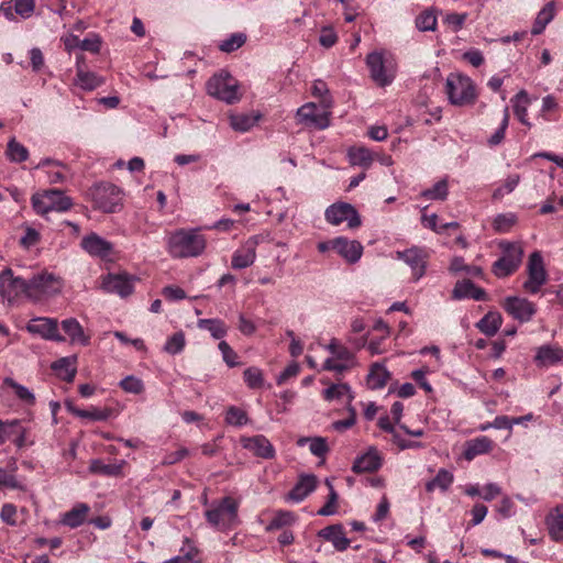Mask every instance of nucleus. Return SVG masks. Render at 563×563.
Here are the masks:
<instances>
[{"instance_id":"1","label":"nucleus","mask_w":563,"mask_h":563,"mask_svg":"<svg viewBox=\"0 0 563 563\" xmlns=\"http://www.w3.org/2000/svg\"><path fill=\"white\" fill-rule=\"evenodd\" d=\"M167 246L173 257H195L205 251L206 239L198 230L180 229L170 234Z\"/></svg>"},{"instance_id":"2","label":"nucleus","mask_w":563,"mask_h":563,"mask_svg":"<svg viewBox=\"0 0 563 563\" xmlns=\"http://www.w3.org/2000/svg\"><path fill=\"white\" fill-rule=\"evenodd\" d=\"M239 501L227 496L219 501L212 503L211 507L206 510L205 516L212 527L219 530H228L239 523Z\"/></svg>"},{"instance_id":"3","label":"nucleus","mask_w":563,"mask_h":563,"mask_svg":"<svg viewBox=\"0 0 563 563\" xmlns=\"http://www.w3.org/2000/svg\"><path fill=\"white\" fill-rule=\"evenodd\" d=\"M366 65L369 68L371 78L379 87L390 85L396 76V63L391 54L380 51L369 53L366 57Z\"/></svg>"},{"instance_id":"4","label":"nucleus","mask_w":563,"mask_h":563,"mask_svg":"<svg viewBox=\"0 0 563 563\" xmlns=\"http://www.w3.org/2000/svg\"><path fill=\"white\" fill-rule=\"evenodd\" d=\"M32 207L37 214L45 216L51 211L65 212L73 207L68 196L58 189H49L32 196Z\"/></svg>"},{"instance_id":"5","label":"nucleus","mask_w":563,"mask_h":563,"mask_svg":"<svg viewBox=\"0 0 563 563\" xmlns=\"http://www.w3.org/2000/svg\"><path fill=\"white\" fill-rule=\"evenodd\" d=\"M207 91L210 96L227 103H234L241 98L238 80L225 71H221L208 80Z\"/></svg>"},{"instance_id":"6","label":"nucleus","mask_w":563,"mask_h":563,"mask_svg":"<svg viewBox=\"0 0 563 563\" xmlns=\"http://www.w3.org/2000/svg\"><path fill=\"white\" fill-rule=\"evenodd\" d=\"M503 256L493 264V273L504 278L515 273L522 262L523 250L519 243L503 241L499 243Z\"/></svg>"},{"instance_id":"7","label":"nucleus","mask_w":563,"mask_h":563,"mask_svg":"<svg viewBox=\"0 0 563 563\" xmlns=\"http://www.w3.org/2000/svg\"><path fill=\"white\" fill-rule=\"evenodd\" d=\"M445 92L451 103L464 106L474 102L475 87L472 80L462 75L451 74L446 78Z\"/></svg>"},{"instance_id":"8","label":"nucleus","mask_w":563,"mask_h":563,"mask_svg":"<svg viewBox=\"0 0 563 563\" xmlns=\"http://www.w3.org/2000/svg\"><path fill=\"white\" fill-rule=\"evenodd\" d=\"M60 290V279L51 273L43 272L29 279L27 297L34 300H41L44 297L54 296Z\"/></svg>"},{"instance_id":"9","label":"nucleus","mask_w":563,"mask_h":563,"mask_svg":"<svg viewBox=\"0 0 563 563\" xmlns=\"http://www.w3.org/2000/svg\"><path fill=\"white\" fill-rule=\"evenodd\" d=\"M321 108L320 110L317 104L309 102L298 109L297 115L299 120L306 124L313 125L318 129H325L330 124V112L328 111L330 101L322 99Z\"/></svg>"},{"instance_id":"10","label":"nucleus","mask_w":563,"mask_h":563,"mask_svg":"<svg viewBox=\"0 0 563 563\" xmlns=\"http://www.w3.org/2000/svg\"><path fill=\"white\" fill-rule=\"evenodd\" d=\"M528 279L523 284V288L529 294H537L547 282V272L544 268L542 256L539 252H533L527 265Z\"/></svg>"},{"instance_id":"11","label":"nucleus","mask_w":563,"mask_h":563,"mask_svg":"<svg viewBox=\"0 0 563 563\" xmlns=\"http://www.w3.org/2000/svg\"><path fill=\"white\" fill-rule=\"evenodd\" d=\"M92 198L98 209L114 212L121 202V190L113 184H100L95 187Z\"/></svg>"},{"instance_id":"12","label":"nucleus","mask_w":563,"mask_h":563,"mask_svg":"<svg viewBox=\"0 0 563 563\" xmlns=\"http://www.w3.org/2000/svg\"><path fill=\"white\" fill-rule=\"evenodd\" d=\"M324 216L325 220L333 225H339L343 221H347L351 229L361 225V218L356 209L350 203H333L327 208Z\"/></svg>"},{"instance_id":"13","label":"nucleus","mask_w":563,"mask_h":563,"mask_svg":"<svg viewBox=\"0 0 563 563\" xmlns=\"http://www.w3.org/2000/svg\"><path fill=\"white\" fill-rule=\"evenodd\" d=\"M29 279L22 277H14L10 268L0 273V294L3 297L11 298L20 294L27 296Z\"/></svg>"},{"instance_id":"14","label":"nucleus","mask_w":563,"mask_h":563,"mask_svg":"<svg viewBox=\"0 0 563 563\" xmlns=\"http://www.w3.org/2000/svg\"><path fill=\"white\" fill-rule=\"evenodd\" d=\"M503 308L520 322H528L537 311L531 301L519 297H507L503 302Z\"/></svg>"},{"instance_id":"15","label":"nucleus","mask_w":563,"mask_h":563,"mask_svg":"<svg viewBox=\"0 0 563 563\" xmlns=\"http://www.w3.org/2000/svg\"><path fill=\"white\" fill-rule=\"evenodd\" d=\"M26 330L30 333L38 334L46 340L63 342L65 338L62 336L58 332L57 320L52 318H35L32 319L27 325Z\"/></svg>"},{"instance_id":"16","label":"nucleus","mask_w":563,"mask_h":563,"mask_svg":"<svg viewBox=\"0 0 563 563\" xmlns=\"http://www.w3.org/2000/svg\"><path fill=\"white\" fill-rule=\"evenodd\" d=\"M398 258L402 260L412 271L416 280L421 278L426 272V253L418 247H411L397 253Z\"/></svg>"},{"instance_id":"17","label":"nucleus","mask_w":563,"mask_h":563,"mask_svg":"<svg viewBox=\"0 0 563 563\" xmlns=\"http://www.w3.org/2000/svg\"><path fill=\"white\" fill-rule=\"evenodd\" d=\"M102 288L121 297H126L133 291V282L128 275L109 274L103 278Z\"/></svg>"},{"instance_id":"18","label":"nucleus","mask_w":563,"mask_h":563,"mask_svg":"<svg viewBox=\"0 0 563 563\" xmlns=\"http://www.w3.org/2000/svg\"><path fill=\"white\" fill-rule=\"evenodd\" d=\"M80 245L89 255L96 257L104 258L112 252V244L96 233L86 235Z\"/></svg>"},{"instance_id":"19","label":"nucleus","mask_w":563,"mask_h":563,"mask_svg":"<svg viewBox=\"0 0 563 563\" xmlns=\"http://www.w3.org/2000/svg\"><path fill=\"white\" fill-rule=\"evenodd\" d=\"M241 442L244 449L251 451L258 457L273 459L275 456V449L273 444L264 435L260 434L250 438H242Z\"/></svg>"},{"instance_id":"20","label":"nucleus","mask_w":563,"mask_h":563,"mask_svg":"<svg viewBox=\"0 0 563 563\" xmlns=\"http://www.w3.org/2000/svg\"><path fill=\"white\" fill-rule=\"evenodd\" d=\"M256 258V242L247 240L232 255L231 266L234 269H243L251 266Z\"/></svg>"},{"instance_id":"21","label":"nucleus","mask_w":563,"mask_h":563,"mask_svg":"<svg viewBox=\"0 0 563 563\" xmlns=\"http://www.w3.org/2000/svg\"><path fill=\"white\" fill-rule=\"evenodd\" d=\"M332 250L336 251L347 262L355 263L362 256L363 246L357 241H350L340 236L332 240Z\"/></svg>"},{"instance_id":"22","label":"nucleus","mask_w":563,"mask_h":563,"mask_svg":"<svg viewBox=\"0 0 563 563\" xmlns=\"http://www.w3.org/2000/svg\"><path fill=\"white\" fill-rule=\"evenodd\" d=\"M125 460H120L114 463L106 464L102 460H92L89 465V471L93 474L104 476L121 477L123 476V468L126 466Z\"/></svg>"},{"instance_id":"23","label":"nucleus","mask_w":563,"mask_h":563,"mask_svg":"<svg viewBox=\"0 0 563 563\" xmlns=\"http://www.w3.org/2000/svg\"><path fill=\"white\" fill-rule=\"evenodd\" d=\"M545 523L550 537L556 542H563V505L556 506L549 512Z\"/></svg>"},{"instance_id":"24","label":"nucleus","mask_w":563,"mask_h":563,"mask_svg":"<svg viewBox=\"0 0 563 563\" xmlns=\"http://www.w3.org/2000/svg\"><path fill=\"white\" fill-rule=\"evenodd\" d=\"M319 536L324 540L331 542L339 551H344L350 545V540L345 537L343 528L340 525H333L323 528Z\"/></svg>"},{"instance_id":"25","label":"nucleus","mask_w":563,"mask_h":563,"mask_svg":"<svg viewBox=\"0 0 563 563\" xmlns=\"http://www.w3.org/2000/svg\"><path fill=\"white\" fill-rule=\"evenodd\" d=\"M317 486V478L314 475L301 476L296 486L289 492L288 499L299 503L303 500Z\"/></svg>"},{"instance_id":"26","label":"nucleus","mask_w":563,"mask_h":563,"mask_svg":"<svg viewBox=\"0 0 563 563\" xmlns=\"http://www.w3.org/2000/svg\"><path fill=\"white\" fill-rule=\"evenodd\" d=\"M380 465L382 459L378 452L376 450H369L355 460L352 470L355 473L375 472Z\"/></svg>"},{"instance_id":"27","label":"nucleus","mask_w":563,"mask_h":563,"mask_svg":"<svg viewBox=\"0 0 563 563\" xmlns=\"http://www.w3.org/2000/svg\"><path fill=\"white\" fill-rule=\"evenodd\" d=\"M62 328L71 342L80 343L84 346L89 344L90 339L84 333V329L77 319L68 318L63 320Z\"/></svg>"},{"instance_id":"28","label":"nucleus","mask_w":563,"mask_h":563,"mask_svg":"<svg viewBox=\"0 0 563 563\" xmlns=\"http://www.w3.org/2000/svg\"><path fill=\"white\" fill-rule=\"evenodd\" d=\"M493 449V441L487 437H479L466 443L464 456L471 461L475 456L488 453Z\"/></svg>"},{"instance_id":"29","label":"nucleus","mask_w":563,"mask_h":563,"mask_svg":"<svg viewBox=\"0 0 563 563\" xmlns=\"http://www.w3.org/2000/svg\"><path fill=\"white\" fill-rule=\"evenodd\" d=\"M536 361L540 365L549 366L563 362V350L550 345H542L538 349Z\"/></svg>"},{"instance_id":"30","label":"nucleus","mask_w":563,"mask_h":563,"mask_svg":"<svg viewBox=\"0 0 563 563\" xmlns=\"http://www.w3.org/2000/svg\"><path fill=\"white\" fill-rule=\"evenodd\" d=\"M12 435H19L18 445L21 446L24 441V429L19 420L1 421L0 420V445L9 440Z\"/></svg>"},{"instance_id":"31","label":"nucleus","mask_w":563,"mask_h":563,"mask_svg":"<svg viewBox=\"0 0 563 563\" xmlns=\"http://www.w3.org/2000/svg\"><path fill=\"white\" fill-rule=\"evenodd\" d=\"M88 512H89L88 505L78 504L71 510L67 511L64 515V517L62 519V523L67 527H70V528H77L85 522Z\"/></svg>"},{"instance_id":"32","label":"nucleus","mask_w":563,"mask_h":563,"mask_svg":"<svg viewBox=\"0 0 563 563\" xmlns=\"http://www.w3.org/2000/svg\"><path fill=\"white\" fill-rule=\"evenodd\" d=\"M104 82L103 78L96 73L86 70L79 66L78 74H76V84L84 90H93Z\"/></svg>"},{"instance_id":"33","label":"nucleus","mask_w":563,"mask_h":563,"mask_svg":"<svg viewBox=\"0 0 563 563\" xmlns=\"http://www.w3.org/2000/svg\"><path fill=\"white\" fill-rule=\"evenodd\" d=\"M75 358L62 357L52 364L57 376L68 383L73 382L76 375Z\"/></svg>"},{"instance_id":"34","label":"nucleus","mask_w":563,"mask_h":563,"mask_svg":"<svg viewBox=\"0 0 563 563\" xmlns=\"http://www.w3.org/2000/svg\"><path fill=\"white\" fill-rule=\"evenodd\" d=\"M389 379L388 371L379 363L372 365L367 375V385L371 389H379L384 387Z\"/></svg>"},{"instance_id":"35","label":"nucleus","mask_w":563,"mask_h":563,"mask_svg":"<svg viewBox=\"0 0 563 563\" xmlns=\"http://www.w3.org/2000/svg\"><path fill=\"white\" fill-rule=\"evenodd\" d=\"M503 322L501 314L499 312H488L485 314L479 322L477 328L484 334L492 336L497 333Z\"/></svg>"},{"instance_id":"36","label":"nucleus","mask_w":563,"mask_h":563,"mask_svg":"<svg viewBox=\"0 0 563 563\" xmlns=\"http://www.w3.org/2000/svg\"><path fill=\"white\" fill-rule=\"evenodd\" d=\"M512 103H514V112L516 114V117L518 118V120L527 125V126H531V123L528 121L527 119V115H528V103H529V98H528V93L525 91V90H520L512 99H511Z\"/></svg>"},{"instance_id":"37","label":"nucleus","mask_w":563,"mask_h":563,"mask_svg":"<svg viewBox=\"0 0 563 563\" xmlns=\"http://www.w3.org/2000/svg\"><path fill=\"white\" fill-rule=\"evenodd\" d=\"M260 115L253 114H231L230 115V125L233 130L239 132H246L251 128H253L258 121Z\"/></svg>"},{"instance_id":"38","label":"nucleus","mask_w":563,"mask_h":563,"mask_svg":"<svg viewBox=\"0 0 563 563\" xmlns=\"http://www.w3.org/2000/svg\"><path fill=\"white\" fill-rule=\"evenodd\" d=\"M3 384L12 388L19 400L25 405L33 406L35 404V395L27 387L16 383L11 377H5Z\"/></svg>"},{"instance_id":"39","label":"nucleus","mask_w":563,"mask_h":563,"mask_svg":"<svg viewBox=\"0 0 563 563\" xmlns=\"http://www.w3.org/2000/svg\"><path fill=\"white\" fill-rule=\"evenodd\" d=\"M554 18V8L552 3H548L544 8L538 13L536 21L532 25L531 33L533 35L541 34L545 29L547 24L552 21Z\"/></svg>"},{"instance_id":"40","label":"nucleus","mask_w":563,"mask_h":563,"mask_svg":"<svg viewBox=\"0 0 563 563\" xmlns=\"http://www.w3.org/2000/svg\"><path fill=\"white\" fill-rule=\"evenodd\" d=\"M343 396L347 397L349 402H351L354 398L350 386L345 383L332 384L330 387L323 390V398L328 401L341 399Z\"/></svg>"},{"instance_id":"41","label":"nucleus","mask_w":563,"mask_h":563,"mask_svg":"<svg viewBox=\"0 0 563 563\" xmlns=\"http://www.w3.org/2000/svg\"><path fill=\"white\" fill-rule=\"evenodd\" d=\"M452 482L453 475L449 471L442 468L438 472L437 476L432 481L426 484V489L429 493L433 492L435 488L446 490L452 484Z\"/></svg>"},{"instance_id":"42","label":"nucleus","mask_w":563,"mask_h":563,"mask_svg":"<svg viewBox=\"0 0 563 563\" xmlns=\"http://www.w3.org/2000/svg\"><path fill=\"white\" fill-rule=\"evenodd\" d=\"M198 327L208 330L214 339H221L227 334V327L219 319H200Z\"/></svg>"},{"instance_id":"43","label":"nucleus","mask_w":563,"mask_h":563,"mask_svg":"<svg viewBox=\"0 0 563 563\" xmlns=\"http://www.w3.org/2000/svg\"><path fill=\"white\" fill-rule=\"evenodd\" d=\"M327 350L332 354L331 358L342 362H354V355L347 347L340 344L336 339H332L327 345Z\"/></svg>"},{"instance_id":"44","label":"nucleus","mask_w":563,"mask_h":563,"mask_svg":"<svg viewBox=\"0 0 563 563\" xmlns=\"http://www.w3.org/2000/svg\"><path fill=\"white\" fill-rule=\"evenodd\" d=\"M7 155L11 162L21 163L27 159L29 151L24 145L15 141V139H12L8 143Z\"/></svg>"},{"instance_id":"45","label":"nucleus","mask_w":563,"mask_h":563,"mask_svg":"<svg viewBox=\"0 0 563 563\" xmlns=\"http://www.w3.org/2000/svg\"><path fill=\"white\" fill-rule=\"evenodd\" d=\"M449 194L446 179H441L430 189L421 192V197L428 200H445Z\"/></svg>"},{"instance_id":"46","label":"nucleus","mask_w":563,"mask_h":563,"mask_svg":"<svg viewBox=\"0 0 563 563\" xmlns=\"http://www.w3.org/2000/svg\"><path fill=\"white\" fill-rule=\"evenodd\" d=\"M350 162L353 165L368 167L373 162V155L371 151L364 147L352 148L349 152Z\"/></svg>"},{"instance_id":"47","label":"nucleus","mask_w":563,"mask_h":563,"mask_svg":"<svg viewBox=\"0 0 563 563\" xmlns=\"http://www.w3.org/2000/svg\"><path fill=\"white\" fill-rule=\"evenodd\" d=\"M185 343L186 340L184 333L176 332L166 341L164 351L172 355L178 354L184 350Z\"/></svg>"},{"instance_id":"48","label":"nucleus","mask_w":563,"mask_h":563,"mask_svg":"<svg viewBox=\"0 0 563 563\" xmlns=\"http://www.w3.org/2000/svg\"><path fill=\"white\" fill-rule=\"evenodd\" d=\"M416 25L420 31H433L437 25V16L433 11L426 10L416 19Z\"/></svg>"},{"instance_id":"49","label":"nucleus","mask_w":563,"mask_h":563,"mask_svg":"<svg viewBox=\"0 0 563 563\" xmlns=\"http://www.w3.org/2000/svg\"><path fill=\"white\" fill-rule=\"evenodd\" d=\"M244 382L250 388H261L264 384L263 372L257 367H249L243 373Z\"/></svg>"},{"instance_id":"50","label":"nucleus","mask_w":563,"mask_h":563,"mask_svg":"<svg viewBox=\"0 0 563 563\" xmlns=\"http://www.w3.org/2000/svg\"><path fill=\"white\" fill-rule=\"evenodd\" d=\"M246 41V36L243 33L231 34L229 38L222 41L219 44V48L222 52L231 53L240 48Z\"/></svg>"},{"instance_id":"51","label":"nucleus","mask_w":563,"mask_h":563,"mask_svg":"<svg viewBox=\"0 0 563 563\" xmlns=\"http://www.w3.org/2000/svg\"><path fill=\"white\" fill-rule=\"evenodd\" d=\"M295 522V515L290 511H278L269 525L267 526V530H276L286 526H290Z\"/></svg>"},{"instance_id":"52","label":"nucleus","mask_w":563,"mask_h":563,"mask_svg":"<svg viewBox=\"0 0 563 563\" xmlns=\"http://www.w3.org/2000/svg\"><path fill=\"white\" fill-rule=\"evenodd\" d=\"M378 426L382 430L393 434L394 443H396L401 450L409 449L411 444L402 443L400 441V435L396 432L394 424L387 416L379 418Z\"/></svg>"},{"instance_id":"53","label":"nucleus","mask_w":563,"mask_h":563,"mask_svg":"<svg viewBox=\"0 0 563 563\" xmlns=\"http://www.w3.org/2000/svg\"><path fill=\"white\" fill-rule=\"evenodd\" d=\"M325 484L330 490L329 499H328L327 504L318 510V515H320V516H331L336 510L335 504L338 500V494L334 490V488L329 479H327Z\"/></svg>"},{"instance_id":"54","label":"nucleus","mask_w":563,"mask_h":563,"mask_svg":"<svg viewBox=\"0 0 563 563\" xmlns=\"http://www.w3.org/2000/svg\"><path fill=\"white\" fill-rule=\"evenodd\" d=\"M102 40L99 34L90 33L80 42V49L97 54L101 49Z\"/></svg>"},{"instance_id":"55","label":"nucleus","mask_w":563,"mask_h":563,"mask_svg":"<svg viewBox=\"0 0 563 563\" xmlns=\"http://www.w3.org/2000/svg\"><path fill=\"white\" fill-rule=\"evenodd\" d=\"M516 222V217L511 213L498 214L493 222L495 231L504 233L508 232Z\"/></svg>"},{"instance_id":"56","label":"nucleus","mask_w":563,"mask_h":563,"mask_svg":"<svg viewBox=\"0 0 563 563\" xmlns=\"http://www.w3.org/2000/svg\"><path fill=\"white\" fill-rule=\"evenodd\" d=\"M519 180L520 177L517 174L508 176L505 183L494 191L493 197L501 198L506 194H510L517 187Z\"/></svg>"},{"instance_id":"57","label":"nucleus","mask_w":563,"mask_h":563,"mask_svg":"<svg viewBox=\"0 0 563 563\" xmlns=\"http://www.w3.org/2000/svg\"><path fill=\"white\" fill-rule=\"evenodd\" d=\"M509 109L508 107H506L504 109V117L499 129L488 140V143L492 146L498 145L504 140L506 129L508 128L509 124Z\"/></svg>"},{"instance_id":"58","label":"nucleus","mask_w":563,"mask_h":563,"mask_svg":"<svg viewBox=\"0 0 563 563\" xmlns=\"http://www.w3.org/2000/svg\"><path fill=\"white\" fill-rule=\"evenodd\" d=\"M225 421L232 426H243L247 421L246 413L240 408L230 407L225 415Z\"/></svg>"},{"instance_id":"59","label":"nucleus","mask_w":563,"mask_h":563,"mask_svg":"<svg viewBox=\"0 0 563 563\" xmlns=\"http://www.w3.org/2000/svg\"><path fill=\"white\" fill-rule=\"evenodd\" d=\"M35 10V0H14V11L23 19L30 18Z\"/></svg>"},{"instance_id":"60","label":"nucleus","mask_w":563,"mask_h":563,"mask_svg":"<svg viewBox=\"0 0 563 563\" xmlns=\"http://www.w3.org/2000/svg\"><path fill=\"white\" fill-rule=\"evenodd\" d=\"M120 386L123 390L132 394H140L144 388L142 380L134 376H126L123 378Z\"/></svg>"},{"instance_id":"61","label":"nucleus","mask_w":563,"mask_h":563,"mask_svg":"<svg viewBox=\"0 0 563 563\" xmlns=\"http://www.w3.org/2000/svg\"><path fill=\"white\" fill-rule=\"evenodd\" d=\"M218 347L222 354L223 361L228 364V366L234 367L239 364L236 361L238 354L232 350V347L225 341H221L219 343Z\"/></svg>"},{"instance_id":"62","label":"nucleus","mask_w":563,"mask_h":563,"mask_svg":"<svg viewBox=\"0 0 563 563\" xmlns=\"http://www.w3.org/2000/svg\"><path fill=\"white\" fill-rule=\"evenodd\" d=\"M473 283L468 279H464L462 282L456 283L453 289V297L455 299L468 298L470 294L473 291Z\"/></svg>"},{"instance_id":"63","label":"nucleus","mask_w":563,"mask_h":563,"mask_svg":"<svg viewBox=\"0 0 563 563\" xmlns=\"http://www.w3.org/2000/svg\"><path fill=\"white\" fill-rule=\"evenodd\" d=\"M354 365V362L335 361L334 358H327L323 363V369L342 373Z\"/></svg>"},{"instance_id":"64","label":"nucleus","mask_w":563,"mask_h":563,"mask_svg":"<svg viewBox=\"0 0 563 563\" xmlns=\"http://www.w3.org/2000/svg\"><path fill=\"white\" fill-rule=\"evenodd\" d=\"M38 241H40V233L35 229L27 227L25 229L24 235L20 240V243L24 247L30 249V247L34 246L35 244H37Z\"/></svg>"}]
</instances>
